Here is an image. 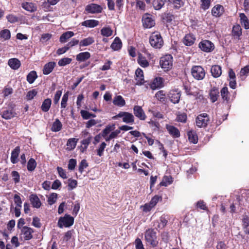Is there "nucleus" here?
<instances>
[{
    "label": "nucleus",
    "mask_w": 249,
    "mask_h": 249,
    "mask_svg": "<svg viewBox=\"0 0 249 249\" xmlns=\"http://www.w3.org/2000/svg\"><path fill=\"white\" fill-rule=\"evenodd\" d=\"M99 24V21L94 19L86 20L81 23V25L89 28H94Z\"/></svg>",
    "instance_id": "c85d7f7f"
},
{
    "label": "nucleus",
    "mask_w": 249,
    "mask_h": 249,
    "mask_svg": "<svg viewBox=\"0 0 249 249\" xmlns=\"http://www.w3.org/2000/svg\"><path fill=\"white\" fill-rule=\"evenodd\" d=\"M232 33L234 37L238 38L240 37L242 35V29L239 25L233 26Z\"/></svg>",
    "instance_id": "4c0bfd02"
},
{
    "label": "nucleus",
    "mask_w": 249,
    "mask_h": 249,
    "mask_svg": "<svg viewBox=\"0 0 249 249\" xmlns=\"http://www.w3.org/2000/svg\"><path fill=\"white\" fill-rule=\"evenodd\" d=\"M90 57V54L88 52L80 53L76 55V60L78 61L83 62Z\"/></svg>",
    "instance_id": "473e14b6"
},
{
    "label": "nucleus",
    "mask_w": 249,
    "mask_h": 249,
    "mask_svg": "<svg viewBox=\"0 0 249 249\" xmlns=\"http://www.w3.org/2000/svg\"><path fill=\"white\" fill-rule=\"evenodd\" d=\"M177 119L178 122L185 123L187 120V115L185 113L179 112L178 114Z\"/></svg>",
    "instance_id": "13d9d810"
},
{
    "label": "nucleus",
    "mask_w": 249,
    "mask_h": 249,
    "mask_svg": "<svg viewBox=\"0 0 249 249\" xmlns=\"http://www.w3.org/2000/svg\"><path fill=\"white\" fill-rule=\"evenodd\" d=\"M153 7L155 10L160 9L164 5V2L162 0H155L153 3Z\"/></svg>",
    "instance_id": "8fccbe9b"
},
{
    "label": "nucleus",
    "mask_w": 249,
    "mask_h": 249,
    "mask_svg": "<svg viewBox=\"0 0 249 249\" xmlns=\"http://www.w3.org/2000/svg\"><path fill=\"white\" fill-rule=\"evenodd\" d=\"M239 17L242 25L246 29H249V20L247 16L244 13H240Z\"/></svg>",
    "instance_id": "c9c22d12"
},
{
    "label": "nucleus",
    "mask_w": 249,
    "mask_h": 249,
    "mask_svg": "<svg viewBox=\"0 0 249 249\" xmlns=\"http://www.w3.org/2000/svg\"><path fill=\"white\" fill-rule=\"evenodd\" d=\"M224 8L222 6L217 4L212 9V15L215 17H219L221 16L223 13Z\"/></svg>",
    "instance_id": "5701e85b"
},
{
    "label": "nucleus",
    "mask_w": 249,
    "mask_h": 249,
    "mask_svg": "<svg viewBox=\"0 0 249 249\" xmlns=\"http://www.w3.org/2000/svg\"><path fill=\"white\" fill-rule=\"evenodd\" d=\"M37 91L36 89H33L29 91L26 94V99L28 100H32L37 94Z\"/></svg>",
    "instance_id": "09e8293b"
},
{
    "label": "nucleus",
    "mask_w": 249,
    "mask_h": 249,
    "mask_svg": "<svg viewBox=\"0 0 249 249\" xmlns=\"http://www.w3.org/2000/svg\"><path fill=\"white\" fill-rule=\"evenodd\" d=\"M11 176L15 184L18 183L20 181V175L19 173L16 171H13L11 172Z\"/></svg>",
    "instance_id": "603ef678"
},
{
    "label": "nucleus",
    "mask_w": 249,
    "mask_h": 249,
    "mask_svg": "<svg viewBox=\"0 0 249 249\" xmlns=\"http://www.w3.org/2000/svg\"><path fill=\"white\" fill-rule=\"evenodd\" d=\"M57 170L59 176L61 178H62L64 179L67 178H68V177L67 176L66 172L62 167H57Z\"/></svg>",
    "instance_id": "e2e57ef3"
},
{
    "label": "nucleus",
    "mask_w": 249,
    "mask_h": 249,
    "mask_svg": "<svg viewBox=\"0 0 249 249\" xmlns=\"http://www.w3.org/2000/svg\"><path fill=\"white\" fill-rule=\"evenodd\" d=\"M136 249H144L141 240L137 238L135 241Z\"/></svg>",
    "instance_id": "338daca9"
},
{
    "label": "nucleus",
    "mask_w": 249,
    "mask_h": 249,
    "mask_svg": "<svg viewBox=\"0 0 249 249\" xmlns=\"http://www.w3.org/2000/svg\"><path fill=\"white\" fill-rule=\"evenodd\" d=\"M8 64L13 70H18L20 66V61L17 58H13L9 59Z\"/></svg>",
    "instance_id": "4be33fe9"
},
{
    "label": "nucleus",
    "mask_w": 249,
    "mask_h": 249,
    "mask_svg": "<svg viewBox=\"0 0 249 249\" xmlns=\"http://www.w3.org/2000/svg\"><path fill=\"white\" fill-rule=\"evenodd\" d=\"M77 161L75 159H71L69 160L68 167L70 170H73L74 169L76 165Z\"/></svg>",
    "instance_id": "052dcab7"
},
{
    "label": "nucleus",
    "mask_w": 249,
    "mask_h": 249,
    "mask_svg": "<svg viewBox=\"0 0 249 249\" xmlns=\"http://www.w3.org/2000/svg\"><path fill=\"white\" fill-rule=\"evenodd\" d=\"M106 145L107 144L105 142H102L100 145L99 148L97 149V155L101 157L103 155L104 151Z\"/></svg>",
    "instance_id": "5fc2aeb1"
},
{
    "label": "nucleus",
    "mask_w": 249,
    "mask_h": 249,
    "mask_svg": "<svg viewBox=\"0 0 249 249\" xmlns=\"http://www.w3.org/2000/svg\"><path fill=\"white\" fill-rule=\"evenodd\" d=\"M180 96V91L178 89L171 90L168 94L171 102L175 104L179 102Z\"/></svg>",
    "instance_id": "9b49d317"
},
{
    "label": "nucleus",
    "mask_w": 249,
    "mask_h": 249,
    "mask_svg": "<svg viewBox=\"0 0 249 249\" xmlns=\"http://www.w3.org/2000/svg\"><path fill=\"white\" fill-rule=\"evenodd\" d=\"M20 149L19 146L16 147L15 149L12 150L10 158V160L12 163L15 164L18 162V157L20 153Z\"/></svg>",
    "instance_id": "a211bd4d"
},
{
    "label": "nucleus",
    "mask_w": 249,
    "mask_h": 249,
    "mask_svg": "<svg viewBox=\"0 0 249 249\" xmlns=\"http://www.w3.org/2000/svg\"><path fill=\"white\" fill-rule=\"evenodd\" d=\"M164 79L161 77H156L155 78L150 85V87L152 89H160L164 86Z\"/></svg>",
    "instance_id": "dca6fc26"
},
{
    "label": "nucleus",
    "mask_w": 249,
    "mask_h": 249,
    "mask_svg": "<svg viewBox=\"0 0 249 249\" xmlns=\"http://www.w3.org/2000/svg\"><path fill=\"white\" fill-rule=\"evenodd\" d=\"M173 178L170 176H165L163 177L160 185L163 186H167L171 184L173 182Z\"/></svg>",
    "instance_id": "ea45409f"
},
{
    "label": "nucleus",
    "mask_w": 249,
    "mask_h": 249,
    "mask_svg": "<svg viewBox=\"0 0 249 249\" xmlns=\"http://www.w3.org/2000/svg\"><path fill=\"white\" fill-rule=\"evenodd\" d=\"M113 104L118 107H123L125 105V101L121 95H116L113 100Z\"/></svg>",
    "instance_id": "b1692460"
},
{
    "label": "nucleus",
    "mask_w": 249,
    "mask_h": 249,
    "mask_svg": "<svg viewBox=\"0 0 249 249\" xmlns=\"http://www.w3.org/2000/svg\"><path fill=\"white\" fill-rule=\"evenodd\" d=\"M219 90L218 89L215 87H213L209 92V96L211 101L213 103L215 102L217 100L219 97Z\"/></svg>",
    "instance_id": "aec40b11"
},
{
    "label": "nucleus",
    "mask_w": 249,
    "mask_h": 249,
    "mask_svg": "<svg viewBox=\"0 0 249 249\" xmlns=\"http://www.w3.org/2000/svg\"><path fill=\"white\" fill-rule=\"evenodd\" d=\"M62 92L61 90H57L56 92L53 99V102L54 104H56L58 103L60 97L62 95Z\"/></svg>",
    "instance_id": "774afa93"
},
{
    "label": "nucleus",
    "mask_w": 249,
    "mask_h": 249,
    "mask_svg": "<svg viewBox=\"0 0 249 249\" xmlns=\"http://www.w3.org/2000/svg\"><path fill=\"white\" fill-rule=\"evenodd\" d=\"M112 34L113 31L109 27H104L101 30V34L104 36L109 37Z\"/></svg>",
    "instance_id": "37998d69"
},
{
    "label": "nucleus",
    "mask_w": 249,
    "mask_h": 249,
    "mask_svg": "<svg viewBox=\"0 0 249 249\" xmlns=\"http://www.w3.org/2000/svg\"><path fill=\"white\" fill-rule=\"evenodd\" d=\"M122 47V43L118 37H116L110 45V48L114 51H116L120 50Z\"/></svg>",
    "instance_id": "a878e982"
},
{
    "label": "nucleus",
    "mask_w": 249,
    "mask_h": 249,
    "mask_svg": "<svg viewBox=\"0 0 249 249\" xmlns=\"http://www.w3.org/2000/svg\"><path fill=\"white\" fill-rule=\"evenodd\" d=\"M166 128L169 133L174 138H178L180 136V132L178 129L174 126L166 124Z\"/></svg>",
    "instance_id": "f3484780"
},
{
    "label": "nucleus",
    "mask_w": 249,
    "mask_h": 249,
    "mask_svg": "<svg viewBox=\"0 0 249 249\" xmlns=\"http://www.w3.org/2000/svg\"><path fill=\"white\" fill-rule=\"evenodd\" d=\"M88 166V164L86 160H83L79 165V171L81 173H82L84 170Z\"/></svg>",
    "instance_id": "bf43d9fd"
},
{
    "label": "nucleus",
    "mask_w": 249,
    "mask_h": 249,
    "mask_svg": "<svg viewBox=\"0 0 249 249\" xmlns=\"http://www.w3.org/2000/svg\"><path fill=\"white\" fill-rule=\"evenodd\" d=\"M14 202L16 204L17 207L21 208L22 201L21 198L18 195H15L14 197Z\"/></svg>",
    "instance_id": "69168bd1"
},
{
    "label": "nucleus",
    "mask_w": 249,
    "mask_h": 249,
    "mask_svg": "<svg viewBox=\"0 0 249 249\" xmlns=\"http://www.w3.org/2000/svg\"><path fill=\"white\" fill-rule=\"evenodd\" d=\"M86 10L89 13H99L102 12V8L99 5L91 3L86 7Z\"/></svg>",
    "instance_id": "ddd939ff"
},
{
    "label": "nucleus",
    "mask_w": 249,
    "mask_h": 249,
    "mask_svg": "<svg viewBox=\"0 0 249 249\" xmlns=\"http://www.w3.org/2000/svg\"><path fill=\"white\" fill-rule=\"evenodd\" d=\"M68 181L69 190H72L77 186V182L76 180L70 178L68 179Z\"/></svg>",
    "instance_id": "6e6d98bb"
},
{
    "label": "nucleus",
    "mask_w": 249,
    "mask_h": 249,
    "mask_svg": "<svg viewBox=\"0 0 249 249\" xmlns=\"http://www.w3.org/2000/svg\"><path fill=\"white\" fill-rule=\"evenodd\" d=\"M136 84L142 85L144 82L143 71L141 69H137L135 71Z\"/></svg>",
    "instance_id": "6ab92c4d"
},
{
    "label": "nucleus",
    "mask_w": 249,
    "mask_h": 249,
    "mask_svg": "<svg viewBox=\"0 0 249 249\" xmlns=\"http://www.w3.org/2000/svg\"><path fill=\"white\" fill-rule=\"evenodd\" d=\"M137 61L138 64L143 68H146L149 65L148 60L142 54H139L138 55Z\"/></svg>",
    "instance_id": "2f4dec72"
},
{
    "label": "nucleus",
    "mask_w": 249,
    "mask_h": 249,
    "mask_svg": "<svg viewBox=\"0 0 249 249\" xmlns=\"http://www.w3.org/2000/svg\"><path fill=\"white\" fill-rule=\"evenodd\" d=\"M172 57L171 55H166L160 60V65L165 71H168L172 67Z\"/></svg>",
    "instance_id": "423d86ee"
},
{
    "label": "nucleus",
    "mask_w": 249,
    "mask_h": 249,
    "mask_svg": "<svg viewBox=\"0 0 249 249\" xmlns=\"http://www.w3.org/2000/svg\"><path fill=\"white\" fill-rule=\"evenodd\" d=\"M62 124L58 119H56L53 123L51 130L53 132H58L61 130Z\"/></svg>",
    "instance_id": "f704fd0d"
},
{
    "label": "nucleus",
    "mask_w": 249,
    "mask_h": 249,
    "mask_svg": "<svg viewBox=\"0 0 249 249\" xmlns=\"http://www.w3.org/2000/svg\"><path fill=\"white\" fill-rule=\"evenodd\" d=\"M36 166V162L35 159L31 158L27 162V169L30 172L33 171Z\"/></svg>",
    "instance_id": "a18cd8bd"
},
{
    "label": "nucleus",
    "mask_w": 249,
    "mask_h": 249,
    "mask_svg": "<svg viewBox=\"0 0 249 249\" xmlns=\"http://www.w3.org/2000/svg\"><path fill=\"white\" fill-rule=\"evenodd\" d=\"M78 141V139L74 138L69 139L67 143V149L68 150H72L74 149Z\"/></svg>",
    "instance_id": "72a5a7b5"
},
{
    "label": "nucleus",
    "mask_w": 249,
    "mask_h": 249,
    "mask_svg": "<svg viewBox=\"0 0 249 249\" xmlns=\"http://www.w3.org/2000/svg\"><path fill=\"white\" fill-rule=\"evenodd\" d=\"M0 114L1 117L5 120L11 119L14 118L16 115V113L13 109H4L1 111Z\"/></svg>",
    "instance_id": "4468645a"
},
{
    "label": "nucleus",
    "mask_w": 249,
    "mask_h": 249,
    "mask_svg": "<svg viewBox=\"0 0 249 249\" xmlns=\"http://www.w3.org/2000/svg\"><path fill=\"white\" fill-rule=\"evenodd\" d=\"M52 101L50 99H46L42 103L41 109L44 112H47L51 106Z\"/></svg>",
    "instance_id": "e433bc0d"
},
{
    "label": "nucleus",
    "mask_w": 249,
    "mask_h": 249,
    "mask_svg": "<svg viewBox=\"0 0 249 249\" xmlns=\"http://www.w3.org/2000/svg\"><path fill=\"white\" fill-rule=\"evenodd\" d=\"M68 93H66L63 96L61 102V107L62 108H65L67 105V102L68 100Z\"/></svg>",
    "instance_id": "0e129e2a"
},
{
    "label": "nucleus",
    "mask_w": 249,
    "mask_h": 249,
    "mask_svg": "<svg viewBox=\"0 0 249 249\" xmlns=\"http://www.w3.org/2000/svg\"><path fill=\"white\" fill-rule=\"evenodd\" d=\"M74 34L72 31H67L64 33L60 37L59 41L61 43H65L71 37L74 36Z\"/></svg>",
    "instance_id": "7c9ffc66"
},
{
    "label": "nucleus",
    "mask_w": 249,
    "mask_h": 249,
    "mask_svg": "<svg viewBox=\"0 0 249 249\" xmlns=\"http://www.w3.org/2000/svg\"><path fill=\"white\" fill-rule=\"evenodd\" d=\"M74 223V218L69 214H65L63 217H60L58 221V226L60 228L63 227L69 228Z\"/></svg>",
    "instance_id": "20e7f679"
},
{
    "label": "nucleus",
    "mask_w": 249,
    "mask_h": 249,
    "mask_svg": "<svg viewBox=\"0 0 249 249\" xmlns=\"http://www.w3.org/2000/svg\"><path fill=\"white\" fill-rule=\"evenodd\" d=\"M192 95L194 96L196 99L199 100V101H201L204 99L203 91L199 90V89H194L192 92Z\"/></svg>",
    "instance_id": "c03bdc74"
},
{
    "label": "nucleus",
    "mask_w": 249,
    "mask_h": 249,
    "mask_svg": "<svg viewBox=\"0 0 249 249\" xmlns=\"http://www.w3.org/2000/svg\"><path fill=\"white\" fill-rule=\"evenodd\" d=\"M195 40V37L193 35L187 34L184 37L183 43L186 46H190L194 43Z\"/></svg>",
    "instance_id": "c756f323"
},
{
    "label": "nucleus",
    "mask_w": 249,
    "mask_h": 249,
    "mask_svg": "<svg viewBox=\"0 0 249 249\" xmlns=\"http://www.w3.org/2000/svg\"><path fill=\"white\" fill-rule=\"evenodd\" d=\"M142 21L145 28H150L155 24V20L152 16L148 14H146L143 16Z\"/></svg>",
    "instance_id": "1a4fd4ad"
},
{
    "label": "nucleus",
    "mask_w": 249,
    "mask_h": 249,
    "mask_svg": "<svg viewBox=\"0 0 249 249\" xmlns=\"http://www.w3.org/2000/svg\"><path fill=\"white\" fill-rule=\"evenodd\" d=\"M21 7L25 10L31 13L34 12L37 10L36 5L32 2H24L21 4Z\"/></svg>",
    "instance_id": "2eb2a0df"
},
{
    "label": "nucleus",
    "mask_w": 249,
    "mask_h": 249,
    "mask_svg": "<svg viewBox=\"0 0 249 249\" xmlns=\"http://www.w3.org/2000/svg\"><path fill=\"white\" fill-rule=\"evenodd\" d=\"M149 42L152 47L160 49L163 45V40L160 33L153 32L149 37Z\"/></svg>",
    "instance_id": "f257e3e1"
},
{
    "label": "nucleus",
    "mask_w": 249,
    "mask_h": 249,
    "mask_svg": "<svg viewBox=\"0 0 249 249\" xmlns=\"http://www.w3.org/2000/svg\"><path fill=\"white\" fill-rule=\"evenodd\" d=\"M56 64L54 62H50L45 65L43 70L44 74L47 75L50 73L54 69Z\"/></svg>",
    "instance_id": "393cba45"
},
{
    "label": "nucleus",
    "mask_w": 249,
    "mask_h": 249,
    "mask_svg": "<svg viewBox=\"0 0 249 249\" xmlns=\"http://www.w3.org/2000/svg\"><path fill=\"white\" fill-rule=\"evenodd\" d=\"M134 115L141 120H145L146 116L142 107L139 106H135L133 107Z\"/></svg>",
    "instance_id": "f8f14e48"
},
{
    "label": "nucleus",
    "mask_w": 249,
    "mask_h": 249,
    "mask_svg": "<svg viewBox=\"0 0 249 249\" xmlns=\"http://www.w3.org/2000/svg\"><path fill=\"white\" fill-rule=\"evenodd\" d=\"M115 129V124L108 125L103 130L102 136H105L108 135L112 131Z\"/></svg>",
    "instance_id": "de8ad7c7"
},
{
    "label": "nucleus",
    "mask_w": 249,
    "mask_h": 249,
    "mask_svg": "<svg viewBox=\"0 0 249 249\" xmlns=\"http://www.w3.org/2000/svg\"><path fill=\"white\" fill-rule=\"evenodd\" d=\"M71 61V59L69 58H64L59 60L58 64L59 66H64L70 64Z\"/></svg>",
    "instance_id": "4d7b16f0"
},
{
    "label": "nucleus",
    "mask_w": 249,
    "mask_h": 249,
    "mask_svg": "<svg viewBox=\"0 0 249 249\" xmlns=\"http://www.w3.org/2000/svg\"><path fill=\"white\" fill-rule=\"evenodd\" d=\"M211 72L213 77H219L222 73L221 68L219 65L213 66L211 68Z\"/></svg>",
    "instance_id": "bb28decb"
},
{
    "label": "nucleus",
    "mask_w": 249,
    "mask_h": 249,
    "mask_svg": "<svg viewBox=\"0 0 249 249\" xmlns=\"http://www.w3.org/2000/svg\"><path fill=\"white\" fill-rule=\"evenodd\" d=\"M0 36L1 37L4 39H8L10 38L11 34L9 30L5 29L0 32Z\"/></svg>",
    "instance_id": "864d4df0"
},
{
    "label": "nucleus",
    "mask_w": 249,
    "mask_h": 249,
    "mask_svg": "<svg viewBox=\"0 0 249 249\" xmlns=\"http://www.w3.org/2000/svg\"><path fill=\"white\" fill-rule=\"evenodd\" d=\"M30 200L33 207L39 208L41 205V201L38 197L35 194H32L30 196Z\"/></svg>",
    "instance_id": "412c9836"
},
{
    "label": "nucleus",
    "mask_w": 249,
    "mask_h": 249,
    "mask_svg": "<svg viewBox=\"0 0 249 249\" xmlns=\"http://www.w3.org/2000/svg\"><path fill=\"white\" fill-rule=\"evenodd\" d=\"M155 97L161 102H163L165 101L166 95L165 93L163 90H160L158 91L155 94Z\"/></svg>",
    "instance_id": "49530a36"
},
{
    "label": "nucleus",
    "mask_w": 249,
    "mask_h": 249,
    "mask_svg": "<svg viewBox=\"0 0 249 249\" xmlns=\"http://www.w3.org/2000/svg\"><path fill=\"white\" fill-rule=\"evenodd\" d=\"M57 197V195L56 193H52L49 196L48 199V202L49 205H52L54 204L56 201Z\"/></svg>",
    "instance_id": "3c124183"
},
{
    "label": "nucleus",
    "mask_w": 249,
    "mask_h": 249,
    "mask_svg": "<svg viewBox=\"0 0 249 249\" xmlns=\"http://www.w3.org/2000/svg\"><path fill=\"white\" fill-rule=\"evenodd\" d=\"M188 139L190 142L196 144L197 142L198 141V138L197 136L195 133V132L193 131H189L188 132Z\"/></svg>",
    "instance_id": "58836bf2"
},
{
    "label": "nucleus",
    "mask_w": 249,
    "mask_h": 249,
    "mask_svg": "<svg viewBox=\"0 0 249 249\" xmlns=\"http://www.w3.org/2000/svg\"><path fill=\"white\" fill-rule=\"evenodd\" d=\"M209 121V117L208 114L202 113L196 117V122L198 127H205L208 125Z\"/></svg>",
    "instance_id": "0eeeda50"
},
{
    "label": "nucleus",
    "mask_w": 249,
    "mask_h": 249,
    "mask_svg": "<svg viewBox=\"0 0 249 249\" xmlns=\"http://www.w3.org/2000/svg\"><path fill=\"white\" fill-rule=\"evenodd\" d=\"M33 230L28 227H23L21 230V237L25 240H29L32 238Z\"/></svg>",
    "instance_id": "9d476101"
},
{
    "label": "nucleus",
    "mask_w": 249,
    "mask_h": 249,
    "mask_svg": "<svg viewBox=\"0 0 249 249\" xmlns=\"http://www.w3.org/2000/svg\"><path fill=\"white\" fill-rule=\"evenodd\" d=\"M198 47L201 51L206 53L211 52L214 49L213 43L208 40H204L200 42Z\"/></svg>",
    "instance_id": "6e6552de"
},
{
    "label": "nucleus",
    "mask_w": 249,
    "mask_h": 249,
    "mask_svg": "<svg viewBox=\"0 0 249 249\" xmlns=\"http://www.w3.org/2000/svg\"><path fill=\"white\" fill-rule=\"evenodd\" d=\"M201 7L204 10L208 9L210 6L211 0H201Z\"/></svg>",
    "instance_id": "680f3d73"
},
{
    "label": "nucleus",
    "mask_w": 249,
    "mask_h": 249,
    "mask_svg": "<svg viewBox=\"0 0 249 249\" xmlns=\"http://www.w3.org/2000/svg\"><path fill=\"white\" fill-rule=\"evenodd\" d=\"M220 94L223 100L229 101L230 99L229 92L227 87H224L221 89Z\"/></svg>",
    "instance_id": "a19ab883"
},
{
    "label": "nucleus",
    "mask_w": 249,
    "mask_h": 249,
    "mask_svg": "<svg viewBox=\"0 0 249 249\" xmlns=\"http://www.w3.org/2000/svg\"><path fill=\"white\" fill-rule=\"evenodd\" d=\"M37 75L36 72L35 71L30 72L27 76V81L30 83L32 84L37 78Z\"/></svg>",
    "instance_id": "79ce46f5"
},
{
    "label": "nucleus",
    "mask_w": 249,
    "mask_h": 249,
    "mask_svg": "<svg viewBox=\"0 0 249 249\" xmlns=\"http://www.w3.org/2000/svg\"><path fill=\"white\" fill-rule=\"evenodd\" d=\"M120 118H122L123 122L126 124H133L134 122V116L132 113L128 112L120 111L116 115L112 117L113 120Z\"/></svg>",
    "instance_id": "f03ea898"
},
{
    "label": "nucleus",
    "mask_w": 249,
    "mask_h": 249,
    "mask_svg": "<svg viewBox=\"0 0 249 249\" xmlns=\"http://www.w3.org/2000/svg\"><path fill=\"white\" fill-rule=\"evenodd\" d=\"M191 73L193 77L197 80H201L205 76V71L200 66H194L191 69Z\"/></svg>",
    "instance_id": "39448f33"
},
{
    "label": "nucleus",
    "mask_w": 249,
    "mask_h": 249,
    "mask_svg": "<svg viewBox=\"0 0 249 249\" xmlns=\"http://www.w3.org/2000/svg\"><path fill=\"white\" fill-rule=\"evenodd\" d=\"M94 42V39L93 37L89 36L84 38L79 42V47H83L88 46Z\"/></svg>",
    "instance_id": "cd10ccee"
},
{
    "label": "nucleus",
    "mask_w": 249,
    "mask_h": 249,
    "mask_svg": "<svg viewBox=\"0 0 249 249\" xmlns=\"http://www.w3.org/2000/svg\"><path fill=\"white\" fill-rule=\"evenodd\" d=\"M145 239L147 243L153 247H156L158 244L157 240L156 233L153 230L148 229L145 233Z\"/></svg>",
    "instance_id": "7ed1b4c3"
}]
</instances>
